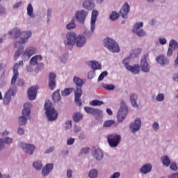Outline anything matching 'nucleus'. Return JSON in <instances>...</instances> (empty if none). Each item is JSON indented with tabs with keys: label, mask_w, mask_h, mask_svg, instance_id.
<instances>
[{
	"label": "nucleus",
	"mask_w": 178,
	"mask_h": 178,
	"mask_svg": "<svg viewBox=\"0 0 178 178\" xmlns=\"http://www.w3.org/2000/svg\"><path fill=\"white\" fill-rule=\"evenodd\" d=\"M31 31H29L24 33V36L13 44L14 48H18L14 54V59L15 60L24 52L26 43L29 42V38H31Z\"/></svg>",
	"instance_id": "nucleus-1"
},
{
	"label": "nucleus",
	"mask_w": 178,
	"mask_h": 178,
	"mask_svg": "<svg viewBox=\"0 0 178 178\" xmlns=\"http://www.w3.org/2000/svg\"><path fill=\"white\" fill-rule=\"evenodd\" d=\"M73 82L76 84V90L74 91V101L78 106H81V99H80L83 95V85L86 84V81L79 76H74Z\"/></svg>",
	"instance_id": "nucleus-2"
},
{
	"label": "nucleus",
	"mask_w": 178,
	"mask_h": 178,
	"mask_svg": "<svg viewBox=\"0 0 178 178\" xmlns=\"http://www.w3.org/2000/svg\"><path fill=\"white\" fill-rule=\"evenodd\" d=\"M44 111L49 122H54L58 119V111L55 110V107H54L51 101L47 100L45 102Z\"/></svg>",
	"instance_id": "nucleus-3"
},
{
	"label": "nucleus",
	"mask_w": 178,
	"mask_h": 178,
	"mask_svg": "<svg viewBox=\"0 0 178 178\" xmlns=\"http://www.w3.org/2000/svg\"><path fill=\"white\" fill-rule=\"evenodd\" d=\"M31 104L30 103H25L24 108L22 111V115L18 118V123L19 126H26L27 120L31 119L30 113H31Z\"/></svg>",
	"instance_id": "nucleus-4"
},
{
	"label": "nucleus",
	"mask_w": 178,
	"mask_h": 178,
	"mask_svg": "<svg viewBox=\"0 0 178 178\" xmlns=\"http://www.w3.org/2000/svg\"><path fill=\"white\" fill-rule=\"evenodd\" d=\"M104 45L105 48H107L108 51L113 52V54L120 52V47H119V44L118 42H116V41H115V40L111 38L104 39Z\"/></svg>",
	"instance_id": "nucleus-5"
},
{
	"label": "nucleus",
	"mask_w": 178,
	"mask_h": 178,
	"mask_svg": "<svg viewBox=\"0 0 178 178\" xmlns=\"http://www.w3.org/2000/svg\"><path fill=\"white\" fill-rule=\"evenodd\" d=\"M77 38V35L74 32H68L65 35V40H64V44L65 48L72 51L73 47L76 44V39Z\"/></svg>",
	"instance_id": "nucleus-6"
},
{
	"label": "nucleus",
	"mask_w": 178,
	"mask_h": 178,
	"mask_svg": "<svg viewBox=\"0 0 178 178\" xmlns=\"http://www.w3.org/2000/svg\"><path fill=\"white\" fill-rule=\"evenodd\" d=\"M42 61V56L41 55H36L29 60L30 65H33L35 67V72L36 73L41 72V70L44 67V63Z\"/></svg>",
	"instance_id": "nucleus-7"
},
{
	"label": "nucleus",
	"mask_w": 178,
	"mask_h": 178,
	"mask_svg": "<svg viewBox=\"0 0 178 178\" xmlns=\"http://www.w3.org/2000/svg\"><path fill=\"white\" fill-rule=\"evenodd\" d=\"M129 108H127V105H126V102H124V100H121L120 108L117 115L118 122L122 123V122L126 119V116H127Z\"/></svg>",
	"instance_id": "nucleus-8"
},
{
	"label": "nucleus",
	"mask_w": 178,
	"mask_h": 178,
	"mask_svg": "<svg viewBox=\"0 0 178 178\" xmlns=\"http://www.w3.org/2000/svg\"><path fill=\"white\" fill-rule=\"evenodd\" d=\"M84 109L87 113H90L96 120H101L104 118V112L101 109L85 106Z\"/></svg>",
	"instance_id": "nucleus-9"
},
{
	"label": "nucleus",
	"mask_w": 178,
	"mask_h": 178,
	"mask_svg": "<svg viewBox=\"0 0 178 178\" xmlns=\"http://www.w3.org/2000/svg\"><path fill=\"white\" fill-rule=\"evenodd\" d=\"M107 141L111 148H116L122 141V136L120 135L110 134L107 136Z\"/></svg>",
	"instance_id": "nucleus-10"
},
{
	"label": "nucleus",
	"mask_w": 178,
	"mask_h": 178,
	"mask_svg": "<svg viewBox=\"0 0 178 178\" xmlns=\"http://www.w3.org/2000/svg\"><path fill=\"white\" fill-rule=\"evenodd\" d=\"M24 63L23 60H20L19 63H17L14 65L13 67V76L11 79V86H15L16 84V81L17 80V77H19V68L20 66L23 67Z\"/></svg>",
	"instance_id": "nucleus-11"
},
{
	"label": "nucleus",
	"mask_w": 178,
	"mask_h": 178,
	"mask_svg": "<svg viewBox=\"0 0 178 178\" xmlns=\"http://www.w3.org/2000/svg\"><path fill=\"white\" fill-rule=\"evenodd\" d=\"M87 16H88V11L85 10H77L74 14L75 19H76L79 23H81L82 24H84Z\"/></svg>",
	"instance_id": "nucleus-12"
},
{
	"label": "nucleus",
	"mask_w": 178,
	"mask_h": 178,
	"mask_svg": "<svg viewBox=\"0 0 178 178\" xmlns=\"http://www.w3.org/2000/svg\"><path fill=\"white\" fill-rule=\"evenodd\" d=\"M98 16V11L92 10V16H91V21H90V31L91 33H86L85 32L86 36L88 38L91 37L92 33H94V30H95V22H97V17Z\"/></svg>",
	"instance_id": "nucleus-13"
},
{
	"label": "nucleus",
	"mask_w": 178,
	"mask_h": 178,
	"mask_svg": "<svg viewBox=\"0 0 178 178\" xmlns=\"http://www.w3.org/2000/svg\"><path fill=\"white\" fill-rule=\"evenodd\" d=\"M20 147L22 148L23 151L25 152L26 154H29V155H33L34 151H35V145L32 144L21 143Z\"/></svg>",
	"instance_id": "nucleus-14"
},
{
	"label": "nucleus",
	"mask_w": 178,
	"mask_h": 178,
	"mask_svg": "<svg viewBox=\"0 0 178 178\" xmlns=\"http://www.w3.org/2000/svg\"><path fill=\"white\" fill-rule=\"evenodd\" d=\"M129 129L133 134H134V133H137V131L141 129V119H140V118H136L131 124Z\"/></svg>",
	"instance_id": "nucleus-15"
},
{
	"label": "nucleus",
	"mask_w": 178,
	"mask_h": 178,
	"mask_svg": "<svg viewBox=\"0 0 178 178\" xmlns=\"http://www.w3.org/2000/svg\"><path fill=\"white\" fill-rule=\"evenodd\" d=\"M27 31H26L22 33L20 30L15 29H13L12 31H10L8 32V34H9L10 38L11 39L19 38V37H21L20 38H22V37H24V33H27Z\"/></svg>",
	"instance_id": "nucleus-16"
},
{
	"label": "nucleus",
	"mask_w": 178,
	"mask_h": 178,
	"mask_svg": "<svg viewBox=\"0 0 178 178\" xmlns=\"http://www.w3.org/2000/svg\"><path fill=\"white\" fill-rule=\"evenodd\" d=\"M34 54H35V49L33 47H30L25 49L22 58L24 60H29Z\"/></svg>",
	"instance_id": "nucleus-17"
},
{
	"label": "nucleus",
	"mask_w": 178,
	"mask_h": 178,
	"mask_svg": "<svg viewBox=\"0 0 178 178\" xmlns=\"http://www.w3.org/2000/svg\"><path fill=\"white\" fill-rule=\"evenodd\" d=\"M38 86H34L31 87L28 90V97L31 101H34L37 98V92L38 91Z\"/></svg>",
	"instance_id": "nucleus-18"
},
{
	"label": "nucleus",
	"mask_w": 178,
	"mask_h": 178,
	"mask_svg": "<svg viewBox=\"0 0 178 178\" xmlns=\"http://www.w3.org/2000/svg\"><path fill=\"white\" fill-rule=\"evenodd\" d=\"M16 94L15 89L10 88V89L6 92L3 102L5 105H8L10 102V99H12V97H13Z\"/></svg>",
	"instance_id": "nucleus-19"
},
{
	"label": "nucleus",
	"mask_w": 178,
	"mask_h": 178,
	"mask_svg": "<svg viewBox=\"0 0 178 178\" xmlns=\"http://www.w3.org/2000/svg\"><path fill=\"white\" fill-rule=\"evenodd\" d=\"M140 67L142 72H144V73L149 72L151 67L148 64V62H147V57L145 56H144L140 60Z\"/></svg>",
	"instance_id": "nucleus-20"
},
{
	"label": "nucleus",
	"mask_w": 178,
	"mask_h": 178,
	"mask_svg": "<svg viewBox=\"0 0 178 178\" xmlns=\"http://www.w3.org/2000/svg\"><path fill=\"white\" fill-rule=\"evenodd\" d=\"M56 87V74L51 72L49 76V88L50 90H55Z\"/></svg>",
	"instance_id": "nucleus-21"
},
{
	"label": "nucleus",
	"mask_w": 178,
	"mask_h": 178,
	"mask_svg": "<svg viewBox=\"0 0 178 178\" xmlns=\"http://www.w3.org/2000/svg\"><path fill=\"white\" fill-rule=\"evenodd\" d=\"M130 12V6L129 3H125L120 10V13L123 19H127V15Z\"/></svg>",
	"instance_id": "nucleus-22"
},
{
	"label": "nucleus",
	"mask_w": 178,
	"mask_h": 178,
	"mask_svg": "<svg viewBox=\"0 0 178 178\" xmlns=\"http://www.w3.org/2000/svg\"><path fill=\"white\" fill-rule=\"evenodd\" d=\"M87 40H86V38L81 35H79L76 36V39L75 41L76 47L78 48H83L84 45H86V42Z\"/></svg>",
	"instance_id": "nucleus-23"
},
{
	"label": "nucleus",
	"mask_w": 178,
	"mask_h": 178,
	"mask_svg": "<svg viewBox=\"0 0 178 178\" xmlns=\"http://www.w3.org/2000/svg\"><path fill=\"white\" fill-rule=\"evenodd\" d=\"M92 155L96 161H102L104 159V152L101 149H95Z\"/></svg>",
	"instance_id": "nucleus-24"
},
{
	"label": "nucleus",
	"mask_w": 178,
	"mask_h": 178,
	"mask_svg": "<svg viewBox=\"0 0 178 178\" xmlns=\"http://www.w3.org/2000/svg\"><path fill=\"white\" fill-rule=\"evenodd\" d=\"M156 62L161 65V66H165L166 65H169V59L165 57L164 55H159L156 58Z\"/></svg>",
	"instance_id": "nucleus-25"
},
{
	"label": "nucleus",
	"mask_w": 178,
	"mask_h": 178,
	"mask_svg": "<svg viewBox=\"0 0 178 178\" xmlns=\"http://www.w3.org/2000/svg\"><path fill=\"white\" fill-rule=\"evenodd\" d=\"M127 70H128V72H131L132 74H138L141 69L140 68V65L138 64H135L134 66L129 65L127 67Z\"/></svg>",
	"instance_id": "nucleus-26"
},
{
	"label": "nucleus",
	"mask_w": 178,
	"mask_h": 178,
	"mask_svg": "<svg viewBox=\"0 0 178 178\" xmlns=\"http://www.w3.org/2000/svg\"><path fill=\"white\" fill-rule=\"evenodd\" d=\"M151 170H152V165L147 163L141 167L140 172L142 173V175H147V173H149Z\"/></svg>",
	"instance_id": "nucleus-27"
},
{
	"label": "nucleus",
	"mask_w": 178,
	"mask_h": 178,
	"mask_svg": "<svg viewBox=\"0 0 178 178\" xmlns=\"http://www.w3.org/2000/svg\"><path fill=\"white\" fill-rule=\"evenodd\" d=\"M131 104L134 108H138V104H137V99L138 98V95L135 93H131L129 95Z\"/></svg>",
	"instance_id": "nucleus-28"
},
{
	"label": "nucleus",
	"mask_w": 178,
	"mask_h": 178,
	"mask_svg": "<svg viewBox=\"0 0 178 178\" xmlns=\"http://www.w3.org/2000/svg\"><path fill=\"white\" fill-rule=\"evenodd\" d=\"M88 66H90L92 70H100V69H102L101 64H99V63L97 61H89Z\"/></svg>",
	"instance_id": "nucleus-29"
},
{
	"label": "nucleus",
	"mask_w": 178,
	"mask_h": 178,
	"mask_svg": "<svg viewBox=\"0 0 178 178\" xmlns=\"http://www.w3.org/2000/svg\"><path fill=\"white\" fill-rule=\"evenodd\" d=\"M83 6L88 10H92V8L95 7V4L90 0H87L83 3Z\"/></svg>",
	"instance_id": "nucleus-30"
},
{
	"label": "nucleus",
	"mask_w": 178,
	"mask_h": 178,
	"mask_svg": "<svg viewBox=\"0 0 178 178\" xmlns=\"http://www.w3.org/2000/svg\"><path fill=\"white\" fill-rule=\"evenodd\" d=\"M52 99L54 102H59V101H60V93L59 92V90H57L53 93Z\"/></svg>",
	"instance_id": "nucleus-31"
},
{
	"label": "nucleus",
	"mask_w": 178,
	"mask_h": 178,
	"mask_svg": "<svg viewBox=\"0 0 178 178\" xmlns=\"http://www.w3.org/2000/svg\"><path fill=\"white\" fill-rule=\"evenodd\" d=\"M169 47L171 48V49H174V51H177L178 49V42L176 41V40L172 39L170 41L169 43Z\"/></svg>",
	"instance_id": "nucleus-32"
},
{
	"label": "nucleus",
	"mask_w": 178,
	"mask_h": 178,
	"mask_svg": "<svg viewBox=\"0 0 178 178\" xmlns=\"http://www.w3.org/2000/svg\"><path fill=\"white\" fill-rule=\"evenodd\" d=\"M27 15L30 16V17H34V8L31 3H29L27 6Z\"/></svg>",
	"instance_id": "nucleus-33"
},
{
	"label": "nucleus",
	"mask_w": 178,
	"mask_h": 178,
	"mask_svg": "<svg viewBox=\"0 0 178 178\" xmlns=\"http://www.w3.org/2000/svg\"><path fill=\"white\" fill-rule=\"evenodd\" d=\"M89 178H97L98 177V170L97 169L90 170L88 173Z\"/></svg>",
	"instance_id": "nucleus-34"
},
{
	"label": "nucleus",
	"mask_w": 178,
	"mask_h": 178,
	"mask_svg": "<svg viewBox=\"0 0 178 178\" xmlns=\"http://www.w3.org/2000/svg\"><path fill=\"white\" fill-rule=\"evenodd\" d=\"M161 162L165 166H169L170 165V159L168 156H163L161 157Z\"/></svg>",
	"instance_id": "nucleus-35"
},
{
	"label": "nucleus",
	"mask_w": 178,
	"mask_h": 178,
	"mask_svg": "<svg viewBox=\"0 0 178 178\" xmlns=\"http://www.w3.org/2000/svg\"><path fill=\"white\" fill-rule=\"evenodd\" d=\"M90 105L92 106H101V105H104V102L98 99L92 100L90 102Z\"/></svg>",
	"instance_id": "nucleus-36"
},
{
	"label": "nucleus",
	"mask_w": 178,
	"mask_h": 178,
	"mask_svg": "<svg viewBox=\"0 0 178 178\" xmlns=\"http://www.w3.org/2000/svg\"><path fill=\"white\" fill-rule=\"evenodd\" d=\"M143 52V50L141 49H136L134 50L133 53L130 54V56L131 58H138V56H140V54Z\"/></svg>",
	"instance_id": "nucleus-37"
},
{
	"label": "nucleus",
	"mask_w": 178,
	"mask_h": 178,
	"mask_svg": "<svg viewBox=\"0 0 178 178\" xmlns=\"http://www.w3.org/2000/svg\"><path fill=\"white\" fill-rule=\"evenodd\" d=\"M33 166L36 170H41L42 169V163L40 161H35L33 163Z\"/></svg>",
	"instance_id": "nucleus-38"
},
{
	"label": "nucleus",
	"mask_w": 178,
	"mask_h": 178,
	"mask_svg": "<svg viewBox=\"0 0 178 178\" xmlns=\"http://www.w3.org/2000/svg\"><path fill=\"white\" fill-rule=\"evenodd\" d=\"M67 30H73L76 29V24L74 23V18H72L71 22L66 25Z\"/></svg>",
	"instance_id": "nucleus-39"
},
{
	"label": "nucleus",
	"mask_w": 178,
	"mask_h": 178,
	"mask_svg": "<svg viewBox=\"0 0 178 178\" xmlns=\"http://www.w3.org/2000/svg\"><path fill=\"white\" fill-rule=\"evenodd\" d=\"M73 119L76 123H78V122H80L83 119V114L81 113H76L74 115Z\"/></svg>",
	"instance_id": "nucleus-40"
},
{
	"label": "nucleus",
	"mask_w": 178,
	"mask_h": 178,
	"mask_svg": "<svg viewBox=\"0 0 178 178\" xmlns=\"http://www.w3.org/2000/svg\"><path fill=\"white\" fill-rule=\"evenodd\" d=\"M144 26V23L143 22H138L136 24H135V25L134 26V29H133V33L134 31H137V30H141V27H143Z\"/></svg>",
	"instance_id": "nucleus-41"
},
{
	"label": "nucleus",
	"mask_w": 178,
	"mask_h": 178,
	"mask_svg": "<svg viewBox=\"0 0 178 178\" xmlns=\"http://www.w3.org/2000/svg\"><path fill=\"white\" fill-rule=\"evenodd\" d=\"M103 88H105L106 90H108V91H113L116 87L112 84L106 85L105 83L102 84Z\"/></svg>",
	"instance_id": "nucleus-42"
},
{
	"label": "nucleus",
	"mask_w": 178,
	"mask_h": 178,
	"mask_svg": "<svg viewBox=\"0 0 178 178\" xmlns=\"http://www.w3.org/2000/svg\"><path fill=\"white\" fill-rule=\"evenodd\" d=\"M72 91H73V88H65L61 94L63 97H67V95L72 94Z\"/></svg>",
	"instance_id": "nucleus-43"
},
{
	"label": "nucleus",
	"mask_w": 178,
	"mask_h": 178,
	"mask_svg": "<svg viewBox=\"0 0 178 178\" xmlns=\"http://www.w3.org/2000/svg\"><path fill=\"white\" fill-rule=\"evenodd\" d=\"M109 17H110V19L113 22L119 19V15L118 14V13L113 11L112 13L110 15Z\"/></svg>",
	"instance_id": "nucleus-44"
},
{
	"label": "nucleus",
	"mask_w": 178,
	"mask_h": 178,
	"mask_svg": "<svg viewBox=\"0 0 178 178\" xmlns=\"http://www.w3.org/2000/svg\"><path fill=\"white\" fill-rule=\"evenodd\" d=\"M115 124V121L113 120H106L103 124L104 127H111L113 124Z\"/></svg>",
	"instance_id": "nucleus-45"
},
{
	"label": "nucleus",
	"mask_w": 178,
	"mask_h": 178,
	"mask_svg": "<svg viewBox=\"0 0 178 178\" xmlns=\"http://www.w3.org/2000/svg\"><path fill=\"white\" fill-rule=\"evenodd\" d=\"M156 100L159 102H162L163 101H165V95L163 93H159L156 97Z\"/></svg>",
	"instance_id": "nucleus-46"
},
{
	"label": "nucleus",
	"mask_w": 178,
	"mask_h": 178,
	"mask_svg": "<svg viewBox=\"0 0 178 178\" xmlns=\"http://www.w3.org/2000/svg\"><path fill=\"white\" fill-rule=\"evenodd\" d=\"M134 33L138 35V37H144V35H145V31H144V29H139L135 31Z\"/></svg>",
	"instance_id": "nucleus-47"
},
{
	"label": "nucleus",
	"mask_w": 178,
	"mask_h": 178,
	"mask_svg": "<svg viewBox=\"0 0 178 178\" xmlns=\"http://www.w3.org/2000/svg\"><path fill=\"white\" fill-rule=\"evenodd\" d=\"M106 76H108V72L106 71H104L103 72H102L98 78V81H102V80H104V79H105V77H106Z\"/></svg>",
	"instance_id": "nucleus-48"
},
{
	"label": "nucleus",
	"mask_w": 178,
	"mask_h": 178,
	"mask_svg": "<svg viewBox=\"0 0 178 178\" xmlns=\"http://www.w3.org/2000/svg\"><path fill=\"white\" fill-rule=\"evenodd\" d=\"M3 140L4 144H12L13 142V139L12 138L6 137L5 138L2 139Z\"/></svg>",
	"instance_id": "nucleus-49"
},
{
	"label": "nucleus",
	"mask_w": 178,
	"mask_h": 178,
	"mask_svg": "<svg viewBox=\"0 0 178 178\" xmlns=\"http://www.w3.org/2000/svg\"><path fill=\"white\" fill-rule=\"evenodd\" d=\"M94 77H95V70H93L88 72V79L91 80V79H94Z\"/></svg>",
	"instance_id": "nucleus-50"
},
{
	"label": "nucleus",
	"mask_w": 178,
	"mask_h": 178,
	"mask_svg": "<svg viewBox=\"0 0 178 178\" xmlns=\"http://www.w3.org/2000/svg\"><path fill=\"white\" fill-rule=\"evenodd\" d=\"M60 60L63 62V63H66L67 62V54H63L60 56Z\"/></svg>",
	"instance_id": "nucleus-51"
},
{
	"label": "nucleus",
	"mask_w": 178,
	"mask_h": 178,
	"mask_svg": "<svg viewBox=\"0 0 178 178\" xmlns=\"http://www.w3.org/2000/svg\"><path fill=\"white\" fill-rule=\"evenodd\" d=\"M131 57L130 56V57H127V58H126L125 59H124L123 60V64L124 65V66H125V67H126V69H127V67L128 66H130L129 65V63L130 62V58H131Z\"/></svg>",
	"instance_id": "nucleus-52"
},
{
	"label": "nucleus",
	"mask_w": 178,
	"mask_h": 178,
	"mask_svg": "<svg viewBox=\"0 0 178 178\" xmlns=\"http://www.w3.org/2000/svg\"><path fill=\"white\" fill-rule=\"evenodd\" d=\"M154 131H158L159 130V124L158 122H154L152 124Z\"/></svg>",
	"instance_id": "nucleus-53"
},
{
	"label": "nucleus",
	"mask_w": 178,
	"mask_h": 178,
	"mask_svg": "<svg viewBox=\"0 0 178 178\" xmlns=\"http://www.w3.org/2000/svg\"><path fill=\"white\" fill-rule=\"evenodd\" d=\"M44 168L48 170L49 172H51L52 171V169H54V164L53 163H49V164H47L45 166H44Z\"/></svg>",
	"instance_id": "nucleus-54"
},
{
	"label": "nucleus",
	"mask_w": 178,
	"mask_h": 178,
	"mask_svg": "<svg viewBox=\"0 0 178 178\" xmlns=\"http://www.w3.org/2000/svg\"><path fill=\"white\" fill-rule=\"evenodd\" d=\"M34 65L29 63V65L26 66V70L29 73H31L34 71V68L33 67Z\"/></svg>",
	"instance_id": "nucleus-55"
},
{
	"label": "nucleus",
	"mask_w": 178,
	"mask_h": 178,
	"mask_svg": "<svg viewBox=\"0 0 178 178\" xmlns=\"http://www.w3.org/2000/svg\"><path fill=\"white\" fill-rule=\"evenodd\" d=\"M49 173H50L49 170H48L47 168H45L44 167L42 168V175L43 176H48V175H49Z\"/></svg>",
	"instance_id": "nucleus-56"
},
{
	"label": "nucleus",
	"mask_w": 178,
	"mask_h": 178,
	"mask_svg": "<svg viewBox=\"0 0 178 178\" xmlns=\"http://www.w3.org/2000/svg\"><path fill=\"white\" fill-rule=\"evenodd\" d=\"M51 15H52V9L49 8L47 10V22H49V20H51Z\"/></svg>",
	"instance_id": "nucleus-57"
},
{
	"label": "nucleus",
	"mask_w": 178,
	"mask_h": 178,
	"mask_svg": "<svg viewBox=\"0 0 178 178\" xmlns=\"http://www.w3.org/2000/svg\"><path fill=\"white\" fill-rule=\"evenodd\" d=\"M24 129L19 127L17 129V134H19V136H23V134H24Z\"/></svg>",
	"instance_id": "nucleus-58"
},
{
	"label": "nucleus",
	"mask_w": 178,
	"mask_h": 178,
	"mask_svg": "<svg viewBox=\"0 0 178 178\" xmlns=\"http://www.w3.org/2000/svg\"><path fill=\"white\" fill-rule=\"evenodd\" d=\"M170 170H175L177 171L178 170V167H177V164H176V163H173L170 165Z\"/></svg>",
	"instance_id": "nucleus-59"
},
{
	"label": "nucleus",
	"mask_w": 178,
	"mask_h": 178,
	"mask_svg": "<svg viewBox=\"0 0 178 178\" xmlns=\"http://www.w3.org/2000/svg\"><path fill=\"white\" fill-rule=\"evenodd\" d=\"M55 149V147L54 146H51L49 147L46 151L44 152V154H51V152H54Z\"/></svg>",
	"instance_id": "nucleus-60"
},
{
	"label": "nucleus",
	"mask_w": 178,
	"mask_h": 178,
	"mask_svg": "<svg viewBox=\"0 0 178 178\" xmlns=\"http://www.w3.org/2000/svg\"><path fill=\"white\" fill-rule=\"evenodd\" d=\"M90 149L88 147H84L81 149V154H85V155H87V154H89Z\"/></svg>",
	"instance_id": "nucleus-61"
},
{
	"label": "nucleus",
	"mask_w": 178,
	"mask_h": 178,
	"mask_svg": "<svg viewBox=\"0 0 178 178\" xmlns=\"http://www.w3.org/2000/svg\"><path fill=\"white\" fill-rule=\"evenodd\" d=\"M66 127L65 130H69V129H72V121H67L65 122Z\"/></svg>",
	"instance_id": "nucleus-62"
},
{
	"label": "nucleus",
	"mask_w": 178,
	"mask_h": 178,
	"mask_svg": "<svg viewBox=\"0 0 178 178\" xmlns=\"http://www.w3.org/2000/svg\"><path fill=\"white\" fill-rule=\"evenodd\" d=\"M6 13V8L0 4V15H5Z\"/></svg>",
	"instance_id": "nucleus-63"
},
{
	"label": "nucleus",
	"mask_w": 178,
	"mask_h": 178,
	"mask_svg": "<svg viewBox=\"0 0 178 178\" xmlns=\"http://www.w3.org/2000/svg\"><path fill=\"white\" fill-rule=\"evenodd\" d=\"M120 177V172H114L109 178H119Z\"/></svg>",
	"instance_id": "nucleus-64"
}]
</instances>
